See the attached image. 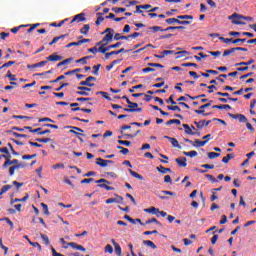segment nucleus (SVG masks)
<instances>
[{
  "label": "nucleus",
  "mask_w": 256,
  "mask_h": 256,
  "mask_svg": "<svg viewBox=\"0 0 256 256\" xmlns=\"http://www.w3.org/2000/svg\"><path fill=\"white\" fill-rule=\"evenodd\" d=\"M243 18H244L243 15L236 12L228 16V20H232L233 25H245L246 22L241 21V19L243 20Z\"/></svg>",
  "instance_id": "obj_1"
},
{
  "label": "nucleus",
  "mask_w": 256,
  "mask_h": 256,
  "mask_svg": "<svg viewBox=\"0 0 256 256\" xmlns=\"http://www.w3.org/2000/svg\"><path fill=\"white\" fill-rule=\"evenodd\" d=\"M12 156L10 154L5 156V162L4 165L2 166L3 169H7L8 166L14 165L16 166L19 163V160L13 159L11 160Z\"/></svg>",
  "instance_id": "obj_2"
},
{
  "label": "nucleus",
  "mask_w": 256,
  "mask_h": 256,
  "mask_svg": "<svg viewBox=\"0 0 256 256\" xmlns=\"http://www.w3.org/2000/svg\"><path fill=\"white\" fill-rule=\"evenodd\" d=\"M24 129H27L30 133H37L40 136L47 135V134L51 133V131L49 129L41 131V128L33 129L31 126H24Z\"/></svg>",
  "instance_id": "obj_3"
},
{
  "label": "nucleus",
  "mask_w": 256,
  "mask_h": 256,
  "mask_svg": "<svg viewBox=\"0 0 256 256\" xmlns=\"http://www.w3.org/2000/svg\"><path fill=\"white\" fill-rule=\"evenodd\" d=\"M79 92H76V94L80 96H89V92L92 91V88L86 87V86H78Z\"/></svg>",
  "instance_id": "obj_4"
},
{
  "label": "nucleus",
  "mask_w": 256,
  "mask_h": 256,
  "mask_svg": "<svg viewBox=\"0 0 256 256\" xmlns=\"http://www.w3.org/2000/svg\"><path fill=\"white\" fill-rule=\"evenodd\" d=\"M113 164V160H104V158H97L96 165L105 168L107 165Z\"/></svg>",
  "instance_id": "obj_5"
},
{
  "label": "nucleus",
  "mask_w": 256,
  "mask_h": 256,
  "mask_svg": "<svg viewBox=\"0 0 256 256\" xmlns=\"http://www.w3.org/2000/svg\"><path fill=\"white\" fill-rule=\"evenodd\" d=\"M163 138L167 139L174 148L181 149V146L179 145V141L177 140V138H173L167 135L163 136Z\"/></svg>",
  "instance_id": "obj_6"
},
{
  "label": "nucleus",
  "mask_w": 256,
  "mask_h": 256,
  "mask_svg": "<svg viewBox=\"0 0 256 256\" xmlns=\"http://www.w3.org/2000/svg\"><path fill=\"white\" fill-rule=\"evenodd\" d=\"M86 21V17H85V13H79L74 15V18L71 21V24L75 23V22H85Z\"/></svg>",
  "instance_id": "obj_7"
},
{
  "label": "nucleus",
  "mask_w": 256,
  "mask_h": 256,
  "mask_svg": "<svg viewBox=\"0 0 256 256\" xmlns=\"http://www.w3.org/2000/svg\"><path fill=\"white\" fill-rule=\"evenodd\" d=\"M228 116L233 118V119H238L239 122H242V123H246L248 121V119L244 115H242V114L228 113Z\"/></svg>",
  "instance_id": "obj_8"
},
{
  "label": "nucleus",
  "mask_w": 256,
  "mask_h": 256,
  "mask_svg": "<svg viewBox=\"0 0 256 256\" xmlns=\"http://www.w3.org/2000/svg\"><path fill=\"white\" fill-rule=\"evenodd\" d=\"M210 123H211V120H208V121L201 120L199 122H197V121L194 122V124L196 125V127L198 129H203V127H208V125H210Z\"/></svg>",
  "instance_id": "obj_9"
},
{
  "label": "nucleus",
  "mask_w": 256,
  "mask_h": 256,
  "mask_svg": "<svg viewBox=\"0 0 256 256\" xmlns=\"http://www.w3.org/2000/svg\"><path fill=\"white\" fill-rule=\"evenodd\" d=\"M68 246H70V247H72V248H74L76 250H79V251H83V252L86 251V249L82 245H78L75 242L68 243L67 246H65L64 248L67 249Z\"/></svg>",
  "instance_id": "obj_10"
},
{
  "label": "nucleus",
  "mask_w": 256,
  "mask_h": 256,
  "mask_svg": "<svg viewBox=\"0 0 256 256\" xmlns=\"http://www.w3.org/2000/svg\"><path fill=\"white\" fill-rule=\"evenodd\" d=\"M144 212L148 213V214L156 215L157 217H160V215L158 214L159 208H156V207L145 208Z\"/></svg>",
  "instance_id": "obj_11"
},
{
  "label": "nucleus",
  "mask_w": 256,
  "mask_h": 256,
  "mask_svg": "<svg viewBox=\"0 0 256 256\" xmlns=\"http://www.w3.org/2000/svg\"><path fill=\"white\" fill-rule=\"evenodd\" d=\"M92 81H97V78L94 77V76H88L84 81H80L79 85L80 86H87Z\"/></svg>",
  "instance_id": "obj_12"
},
{
  "label": "nucleus",
  "mask_w": 256,
  "mask_h": 256,
  "mask_svg": "<svg viewBox=\"0 0 256 256\" xmlns=\"http://www.w3.org/2000/svg\"><path fill=\"white\" fill-rule=\"evenodd\" d=\"M130 50H125L124 48H121L120 50L117 51H112V52H108L105 54V60H109V58L111 57V54H120L123 52H129Z\"/></svg>",
  "instance_id": "obj_13"
},
{
  "label": "nucleus",
  "mask_w": 256,
  "mask_h": 256,
  "mask_svg": "<svg viewBox=\"0 0 256 256\" xmlns=\"http://www.w3.org/2000/svg\"><path fill=\"white\" fill-rule=\"evenodd\" d=\"M96 15L98 16L96 21H95V25L96 26H100L102 22L105 21V17L104 16V13L102 12H97Z\"/></svg>",
  "instance_id": "obj_14"
},
{
  "label": "nucleus",
  "mask_w": 256,
  "mask_h": 256,
  "mask_svg": "<svg viewBox=\"0 0 256 256\" xmlns=\"http://www.w3.org/2000/svg\"><path fill=\"white\" fill-rule=\"evenodd\" d=\"M7 133L12 134V136L15 137V138H24V139L29 138V136L27 134H20V133L14 132L12 130H8Z\"/></svg>",
  "instance_id": "obj_15"
},
{
  "label": "nucleus",
  "mask_w": 256,
  "mask_h": 256,
  "mask_svg": "<svg viewBox=\"0 0 256 256\" xmlns=\"http://www.w3.org/2000/svg\"><path fill=\"white\" fill-rule=\"evenodd\" d=\"M63 57L60 56V55H56V54H52L50 56H48L46 58L47 61H53V62H56V61H62Z\"/></svg>",
  "instance_id": "obj_16"
},
{
  "label": "nucleus",
  "mask_w": 256,
  "mask_h": 256,
  "mask_svg": "<svg viewBox=\"0 0 256 256\" xmlns=\"http://www.w3.org/2000/svg\"><path fill=\"white\" fill-rule=\"evenodd\" d=\"M187 158L181 157V158H176L175 162L180 166L185 168L187 166Z\"/></svg>",
  "instance_id": "obj_17"
},
{
  "label": "nucleus",
  "mask_w": 256,
  "mask_h": 256,
  "mask_svg": "<svg viewBox=\"0 0 256 256\" xmlns=\"http://www.w3.org/2000/svg\"><path fill=\"white\" fill-rule=\"evenodd\" d=\"M152 223H155L156 225H158L159 227H163V224L157 220L156 218H151L145 221V225H150Z\"/></svg>",
  "instance_id": "obj_18"
},
{
  "label": "nucleus",
  "mask_w": 256,
  "mask_h": 256,
  "mask_svg": "<svg viewBox=\"0 0 256 256\" xmlns=\"http://www.w3.org/2000/svg\"><path fill=\"white\" fill-rule=\"evenodd\" d=\"M90 31V24H84L82 28H80V34L87 36Z\"/></svg>",
  "instance_id": "obj_19"
},
{
  "label": "nucleus",
  "mask_w": 256,
  "mask_h": 256,
  "mask_svg": "<svg viewBox=\"0 0 256 256\" xmlns=\"http://www.w3.org/2000/svg\"><path fill=\"white\" fill-rule=\"evenodd\" d=\"M182 127L185 129V134L189 136H195L196 133H193L192 129L188 124H183Z\"/></svg>",
  "instance_id": "obj_20"
},
{
  "label": "nucleus",
  "mask_w": 256,
  "mask_h": 256,
  "mask_svg": "<svg viewBox=\"0 0 256 256\" xmlns=\"http://www.w3.org/2000/svg\"><path fill=\"white\" fill-rule=\"evenodd\" d=\"M234 158H235V155L233 153H229L222 158V163L228 164L230 162V159H234Z\"/></svg>",
  "instance_id": "obj_21"
},
{
  "label": "nucleus",
  "mask_w": 256,
  "mask_h": 256,
  "mask_svg": "<svg viewBox=\"0 0 256 256\" xmlns=\"http://www.w3.org/2000/svg\"><path fill=\"white\" fill-rule=\"evenodd\" d=\"M113 35L114 33L106 34L105 37L102 39V42H105V44L111 43V41H113Z\"/></svg>",
  "instance_id": "obj_22"
},
{
  "label": "nucleus",
  "mask_w": 256,
  "mask_h": 256,
  "mask_svg": "<svg viewBox=\"0 0 256 256\" xmlns=\"http://www.w3.org/2000/svg\"><path fill=\"white\" fill-rule=\"evenodd\" d=\"M111 242L115 247L116 254L120 256L122 253V249H121L120 245L118 243H116L114 239H112Z\"/></svg>",
  "instance_id": "obj_23"
},
{
  "label": "nucleus",
  "mask_w": 256,
  "mask_h": 256,
  "mask_svg": "<svg viewBox=\"0 0 256 256\" xmlns=\"http://www.w3.org/2000/svg\"><path fill=\"white\" fill-rule=\"evenodd\" d=\"M72 61H74V58H67V59L59 62L57 67L60 68L62 66L68 65L69 63H72Z\"/></svg>",
  "instance_id": "obj_24"
},
{
  "label": "nucleus",
  "mask_w": 256,
  "mask_h": 256,
  "mask_svg": "<svg viewBox=\"0 0 256 256\" xmlns=\"http://www.w3.org/2000/svg\"><path fill=\"white\" fill-rule=\"evenodd\" d=\"M165 22H166L168 25L179 24V18H175V17L167 18V19L165 20Z\"/></svg>",
  "instance_id": "obj_25"
},
{
  "label": "nucleus",
  "mask_w": 256,
  "mask_h": 256,
  "mask_svg": "<svg viewBox=\"0 0 256 256\" xmlns=\"http://www.w3.org/2000/svg\"><path fill=\"white\" fill-rule=\"evenodd\" d=\"M252 63H254V59H250V60L247 61V62L236 63V64H235V67H241V66H246V67H248V66L252 65Z\"/></svg>",
  "instance_id": "obj_26"
},
{
  "label": "nucleus",
  "mask_w": 256,
  "mask_h": 256,
  "mask_svg": "<svg viewBox=\"0 0 256 256\" xmlns=\"http://www.w3.org/2000/svg\"><path fill=\"white\" fill-rule=\"evenodd\" d=\"M101 67H102L101 64L94 65V66L92 67V69H93L92 75H94V76H99V71H100Z\"/></svg>",
  "instance_id": "obj_27"
},
{
  "label": "nucleus",
  "mask_w": 256,
  "mask_h": 256,
  "mask_svg": "<svg viewBox=\"0 0 256 256\" xmlns=\"http://www.w3.org/2000/svg\"><path fill=\"white\" fill-rule=\"evenodd\" d=\"M29 26L30 24H21L20 26H15L14 28H12L10 32H12L13 34H16L21 28L29 27Z\"/></svg>",
  "instance_id": "obj_28"
},
{
  "label": "nucleus",
  "mask_w": 256,
  "mask_h": 256,
  "mask_svg": "<svg viewBox=\"0 0 256 256\" xmlns=\"http://www.w3.org/2000/svg\"><path fill=\"white\" fill-rule=\"evenodd\" d=\"M156 170L158 172H160L161 174H166L167 172H172V170L170 168H165L162 165H160L159 167H156Z\"/></svg>",
  "instance_id": "obj_29"
},
{
  "label": "nucleus",
  "mask_w": 256,
  "mask_h": 256,
  "mask_svg": "<svg viewBox=\"0 0 256 256\" xmlns=\"http://www.w3.org/2000/svg\"><path fill=\"white\" fill-rule=\"evenodd\" d=\"M183 154L187 157H191V158H194V157H197L198 155V152L196 150H192V151H184Z\"/></svg>",
  "instance_id": "obj_30"
},
{
  "label": "nucleus",
  "mask_w": 256,
  "mask_h": 256,
  "mask_svg": "<svg viewBox=\"0 0 256 256\" xmlns=\"http://www.w3.org/2000/svg\"><path fill=\"white\" fill-rule=\"evenodd\" d=\"M88 59H93V56L82 57V58L76 60V63H82V65H87V60Z\"/></svg>",
  "instance_id": "obj_31"
},
{
  "label": "nucleus",
  "mask_w": 256,
  "mask_h": 256,
  "mask_svg": "<svg viewBox=\"0 0 256 256\" xmlns=\"http://www.w3.org/2000/svg\"><path fill=\"white\" fill-rule=\"evenodd\" d=\"M29 199V195L24 196L23 198L19 199V198H15L12 200V202H10V204H15V203H19V202H26Z\"/></svg>",
  "instance_id": "obj_32"
},
{
  "label": "nucleus",
  "mask_w": 256,
  "mask_h": 256,
  "mask_svg": "<svg viewBox=\"0 0 256 256\" xmlns=\"http://www.w3.org/2000/svg\"><path fill=\"white\" fill-rule=\"evenodd\" d=\"M148 67L151 68H159V69H164V65L160 64V63H153V62H149L147 63Z\"/></svg>",
  "instance_id": "obj_33"
},
{
  "label": "nucleus",
  "mask_w": 256,
  "mask_h": 256,
  "mask_svg": "<svg viewBox=\"0 0 256 256\" xmlns=\"http://www.w3.org/2000/svg\"><path fill=\"white\" fill-rule=\"evenodd\" d=\"M106 43L102 44V46H100L98 48V52L102 53V54H107V51H109V48Z\"/></svg>",
  "instance_id": "obj_34"
},
{
  "label": "nucleus",
  "mask_w": 256,
  "mask_h": 256,
  "mask_svg": "<svg viewBox=\"0 0 256 256\" xmlns=\"http://www.w3.org/2000/svg\"><path fill=\"white\" fill-rule=\"evenodd\" d=\"M142 243H144V245H146L147 247H151L152 249H157V245L150 240H145Z\"/></svg>",
  "instance_id": "obj_35"
},
{
  "label": "nucleus",
  "mask_w": 256,
  "mask_h": 256,
  "mask_svg": "<svg viewBox=\"0 0 256 256\" xmlns=\"http://www.w3.org/2000/svg\"><path fill=\"white\" fill-rule=\"evenodd\" d=\"M194 143L196 147H204L208 143V140L201 141L199 139H196Z\"/></svg>",
  "instance_id": "obj_36"
},
{
  "label": "nucleus",
  "mask_w": 256,
  "mask_h": 256,
  "mask_svg": "<svg viewBox=\"0 0 256 256\" xmlns=\"http://www.w3.org/2000/svg\"><path fill=\"white\" fill-rule=\"evenodd\" d=\"M129 172L133 177L137 178L138 180H144V177L142 175L138 174L137 172H135L131 169H129Z\"/></svg>",
  "instance_id": "obj_37"
},
{
  "label": "nucleus",
  "mask_w": 256,
  "mask_h": 256,
  "mask_svg": "<svg viewBox=\"0 0 256 256\" xmlns=\"http://www.w3.org/2000/svg\"><path fill=\"white\" fill-rule=\"evenodd\" d=\"M129 36H121L119 33H116L114 35V40L119 41V40H128Z\"/></svg>",
  "instance_id": "obj_38"
},
{
  "label": "nucleus",
  "mask_w": 256,
  "mask_h": 256,
  "mask_svg": "<svg viewBox=\"0 0 256 256\" xmlns=\"http://www.w3.org/2000/svg\"><path fill=\"white\" fill-rule=\"evenodd\" d=\"M112 12L118 14V13H124L126 12V8L123 7H113Z\"/></svg>",
  "instance_id": "obj_39"
},
{
  "label": "nucleus",
  "mask_w": 256,
  "mask_h": 256,
  "mask_svg": "<svg viewBox=\"0 0 256 256\" xmlns=\"http://www.w3.org/2000/svg\"><path fill=\"white\" fill-rule=\"evenodd\" d=\"M220 156H221L220 153L213 152V151L208 152V159H215V158H218V157H220Z\"/></svg>",
  "instance_id": "obj_40"
},
{
  "label": "nucleus",
  "mask_w": 256,
  "mask_h": 256,
  "mask_svg": "<svg viewBox=\"0 0 256 256\" xmlns=\"http://www.w3.org/2000/svg\"><path fill=\"white\" fill-rule=\"evenodd\" d=\"M166 125H181V122L179 119H171L166 122Z\"/></svg>",
  "instance_id": "obj_41"
},
{
  "label": "nucleus",
  "mask_w": 256,
  "mask_h": 256,
  "mask_svg": "<svg viewBox=\"0 0 256 256\" xmlns=\"http://www.w3.org/2000/svg\"><path fill=\"white\" fill-rule=\"evenodd\" d=\"M178 20H193V15H178L177 16Z\"/></svg>",
  "instance_id": "obj_42"
},
{
  "label": "nucleus",
  "mask_w": 256,
  "mask_h": 256,
  "mask_svg": "<svg viewBox=\"0 0 256 256\" xmlns=\"http://www.w3.org/2000/svg\"><path fill=\"white\" fill-rule=\"evenodd\" d=\"M16 65V61H8L4 65L0 66V68L5 69Z\"/></svg>",
  "instance_id": "obj_43"
},
{
  "label": "nucleus",
  "mask_w": 256,
  "mask_h": 256,
  "mask_svg": "<svg viewBox=\"0 0 256 256\" xmlns=\"http://www.w3.org/2000/svg\"><path fill=\"white\" fill-rule=\"evenodd\" d=\"M149 30H152L153 32H164V28H161V26H150L148 28Z\"/></svg>",
  "instance_id": "obj_44"
},
{
  "label": "nucleus",
  "mask_w": 256,
  "mask_h": 256,
  "mask_svg": "<svg viewBox=\"0 0 256 256\" xmlns=\"http://www.w3.org/2000/svg\"><path fill=\"white\" fill-rule=\"evenodd\" d=\"M117 149H118V150H121L120 153H121L122 155H127V154L129 153V149H128V148H125V147H123V146L118 145V146H117Z\"/></svg>",
  "instance_id": "obj_45"
},
{
  "label": "nucleus",
  "mask_w": 256,
  "mask_h": 256,
  "mask_svg": "<svg viewBox=\"0 0 256 256\" xmlns=\"http://www.w3.org/2000/svg\"><path fill=\"white\" fill-rule=\"evenodd\" d=\"M155 71H156V69L152 68L151 66L142 69V73H144V74L153 73Z\"/></svg>",
  "instance_id": "obj_46"
},
{
  "label": "nucleus",
  "mask_w": 256,
  "mask_h": 256,
  "mask_svg": "<svg viewBox=\"0 0 256 256\" xmlns=\"http://www.w3.org/2000/svg\"><path fill=\"white\" fill-rule=\"evenodd\" d=\"M37 157V154H26V155H22V159L23 160H31Z\"/></svg>",
  "instance_id": "obj_47"
},
{
  "label": "nucleus",
  "mask_w": 256,
  "mask_h": 256,
  "mask_svg": "<svg viewBox=\"0 0 256 256\" xmlns=\"http://www.w3.org/2000/svg\"><path fill=\"white\" fill-rule=\"evenodd\" d=\"M182 67H185V68H189V67L198 68V64L193 63V62H187V63H183Z\"/></svg>",
  "instance_id": "obj_48"
},
{
  "label": "nucleus",
  "mask_w": 256,
  "mask_h": 256,
  "mask_svg": "<svg viewBox=\"0 0 256 256\" xmlns=\"http://www.w3.org/2000/svg\"><path fill=\"white\" fill-rule=\"evenodd\" d=\"M35 141L38 142V143L47 144L51 141V138H36Z\"/></svg>",
  "instance_id": "obj_49"
},
{
  "label": "nucleus",
  "mask_w": 256,
  "mask_h": 256,
  "mask_svg": "<svg viewBox=\"0 0 256 256\" xmlns=\"http://www.w3.org/2000/svg\"><path fill=\"white\" fill-rule=\"evenodd\" d=\"M96 95H102L104 99L107 101H111V97H109V94L107 92H96Z\"/></svg>",
  "instance_id": "obj_50"
},
{
  "label": "nucleus",
  "mask_w": 256,
  "mask_h": 256,
  "mask_svg": "<svg viewBox=\"0 0 256 256\" xmlns=\"http://www.w3.org/2000/svg\"><path fill=\"white\" fill-rule=\"evenodd\" d=\"M6 78H9L10 81H17L16 75H13L10 70H8Z\"/></svg>",
  "instance_id": "obj_51"
},
{
  "label": "nucleus",
  "mask_w": 256,
  "mask_h": 256,
  "mask_svg": "<svg viewBox=\"0 0 256 256\" xmlns=\"http://www.w3.org/2000/svg\"><path fill=\"white\" fill-rule=\"evenodd\" d=\"M114 201H115V203H117V204H123L124 199H123L122 196H119V195L115 194Z\"/></svg>",
  "instance_id": "obj_52"
},
{
  "label": "nucleus",
  "mask_w": 256,
  "mask_h": 256,
  "mask_svg": "<svg viewBox=\"0 0 256 256\" xmlns=\"http://www.w3.org/2000/svg\"><path fill=\"white\" fill-rule=\"evenodd\" d=\"M6 221V223L8 224V226H10V229L13 230L14 229V223L13 221L9 218V217H4V219Z\"/></svg>",
  "instance_id": "obj_53"
},
{
  "label": "nucleus",
  "mask_w": 256,
  "mask_h": 256,
  "mask_svg": "<svg viewBox=\"0 0 256 256\" xmlns=\"http://www.w3.org/2000/svg\"><path fill=\"white\" fill-rule=\"evenodd\" d=\"M12 188V185H5L2 187V190L0 192V195H4V193H7L8 190Z\"/></svg>",
  "instance_id": "obj_54"
},
{
  "label": "nucleus",
  "mask_w": 256,
  "mask_h": 256,
  "mask_svg": "<svg viewBox=\"0 0 256 256\" xmlns=\"http://www.w3.org/2000/svg\"><path fill=\"white\" fill-rule=\"evenodd\" d=\"M118 144H119V145L126 146V147L131 146V142L128 141V140H118Z\"/></svg>",
  "instance_id": "obj_55"
},
{
  "label": "nucleus",
  "mask_w": 256,
  "mask_h": 256,
  "mask_svg": "<svg viewBox=\"0 0 256 256\" xmlns=\"http://www.w3.org/2000/svg\"><path fill=\"white\" fill-rule=\"evenodd\" d=\"M99 188H105L107 191H111L114 190V187L108 186L107 184L103 183V184H98Z\"/></svg>",
  "instance_id": "obj_56"
},
{
  "label": "nucleus",
  "mask_w": 256,
  "mask_h": 256,
  "mask_svg": "<svg viewBox=\"0 0 256 256\" xmlns=\"http://www.w3.org/2000/svg\"><path fill=\"white\" fill-rule=\"evenodd\" d=\"M104 252L109 253V254H113V246L111 245H106L104 248Z\"/></svg>",
  "instance_id": "obj_57"
},
{
  "label": "nucleus",
  "mask_w": 256,
  "mask_h": 256,
  "mask_svg": "<svg viewBox=\"0 0 256 256\" xmlns=\"http://www.w3.org/2000/svg\"><path fill=\"white\" fill-rule=\"evenodd\" d=\"M41 207L43 208L44 214L47 215V216H49L50 213H49L47 204L41 203Z\"/></svg>",
  "instance_id": "obj_58"
},
{
  "label": "nucleus",
  "mask_w": 256,
  "mask_h": 256,
  "mask_svg": "<svg viewBox=\"0 0 256 256\" xmlns=\"http://www.w3.org/2000/svg\"><path fill=\"white\" fill-rule=\"evenodd\" d=\"M205 177L208 178V180H210L212 183H217L218 182V180L210 174H206Z\"/></svg>",
  "instance_id": "obj_59"
},
{
  "label": "nucleus",
  "mask_w": 256,
  "mask_h": 256,
  "mask_svg": "<svg viewBox=\"0 0 256 256\" xmlns=\"http://www.w3.org/2000/svg\"><path fill=\"white\" fill-rule=\"evenodd\" d=\"M29 244H30L31 246H33V247H37L38 250L41 251V244H40V243L29 241Z\"/></svg>",
  "instance_id": "obj_60"
},
{
  "label": "nucleus",
  "mask_w": 256,
  "mask_h": 256,
  "mask_svg": "<svg viewBox=\"0 0 256 256\" xmlns=\"http://www.w3.org/2000/svg\"><path fill=\"white\" fill-rule=\"evenodd\" d=\"M167 109H168V110H171V111H178V112L181 111V109L179 108V106H167Z\"/></svg>",
  "instance_id": "obj_61"
},
{
  "label": "nucleus",
  "mask_w": 256,
  "mask_h": 256,
  "mask_svg": "<svg viewBox=\"0 0 256 256\" xmlns=\"http://www.w3.org/2000/svg\"><path fill=\"white\" fill-rule=\"evenodd\" d=\"M122 45V42H117L116 44H113V45H109L108 48L109 50L111 49H115V48H118Z\"/></svg>",
  "instance_id": "obj_62"
},
{
  "label": "nucleus",
  "mask_w": 256,
  "mask_h": 256,
  "mask_svg": "<svg viewBox=\"0 0 256 256\" xmlns=\"http://www.w3.org/2000/svg\"><path fill=\"white\" fill-rule=\"evenodd\" d=\"M39 122H51V123H54L55 121L48 118V117H44V118H41L39 119Z\"/></svg>",
  "instance_id": "obj_63"
},
{
  "label": "nucleus",
  "mask_w": 256,
  "mask_h": 256,
  "mask_svg": "<svg viewBox=\"0 0 256 256\" xmlns=\"http://www.w3.org/2000/svg\"><path fill=\"white\" fill-rule=\"evenodd\" d=\"M52 256H64L63 254L58 253L53 247H51Z\"/></svg>",
  "instance_id": "obj_64"
}]
</instances>
